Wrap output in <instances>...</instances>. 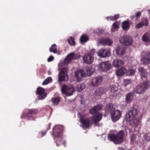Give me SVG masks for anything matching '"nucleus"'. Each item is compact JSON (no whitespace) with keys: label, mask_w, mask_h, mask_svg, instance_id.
Instances as JSON below:
<instances>
[{"label":"nucleus","mask_w":150,"mask_h":150,"mask_svg":"<svg viewBox=\"0 0 150 150\" xmlns=\"http://www.w3.org/2000/svg\"><path fill=\"white\" fill-rule=\"evenodd\" d=\"M68 43L71 46H74L75 45L74 38L72 37H71L68 39Z\"/></svg>","instance_id":"nucleus-34"},{"label":"nucleus","mask_w":150,"mask_h":150,"mask_svg":"<svg viewBox=\"0 0 150 150\" xmlns=\"http://www.w3.org/2000/svg\"><path fill=\"white\" fill-rule=\"evenodd\" d=\"M79 58V57L77 55L75 54V56L74 57V59H78Z\"/></svg>","instance_id":"nucleus-49"},{"label":"nucleus","mask_w":150,"mask_h":150,"mask_svg":"<svg viewBox=\"0 0 150 150\" xmlns=\"http://www.w3.org/2000/svg\"><path fill=\"white\" fill-rule=\"evenodd\" d=\"M142 39L145 42H150V35L148 33H145L143 36Z\"/></svg>","instance_id":"nucleus-32"},{"label":"nucleus","mask_w":150,"mask_h":150,"mask_svg":"<svg viewBox=\"0 0 150 150\" xmlns=\"http://www.w3.org/2000/svg\"><path fill=\"white\" fill-rule=\"evenodd\" d=\"M52 81V78L50 77H48L42 83V84L43 85H47L51 82Z\"/></svg>","instance_id":"nucleus-36"},{"label":"nucleus","mask_w":150,"mask_h":150,"mask_svg":"<svg viewBox=\"0 0 150 150\" xmlns=\"http://www.w3.org/2000/svg\"><path fill=\"white\" fill-rule=\"evenodd\" d=\"M112 27L113 28L117 29L119 28V25L117 21L113 23L112 25Z\"/></svg>","instance_id":"nucleus-41"},{"label":"nucleus","mask_w":150,"mask_h":150,"mask_svg":"<svg viewBox=\"0 0 150 150\" xmlns=\"http://www.w3.org/2000/svg\"><path fill=\"white\" fill-rule=\"evenodd\" d=\"M102 114L101 113H97L91 117L92 120L94 125H96L102 119Z\"/></svg>","instance_id":"nucleus-21"},{"label":"nucleus","mask_w":150,"mask_h":150,"mask_svg":"<svg viewBox=\"0 0 150 150\" xmlns=\"http://www.w3.org/2000/svg\"><path fill=\"white\" fill-rule=\"evenodd\" d=\"M141 15V12H138L136 13L135 15V17L137 18L139 17Z\"/></svg>","instance_id":"nucleus-48"},{"label":"nucleus","mask_w":150,"mask_h":150,"mask_svg":"<svg viewBox=\"0 0 150 150\" xmlns=\"http://www.w3.org/2000/svg\"><path fill=\"white\" fill-rule=\"evenodd\" d=\"M117 150H125V149L122 147H119L117 148Z\"/></svg>","instance_id":"nucleus-50"},{"label":"nucleus","mask_w":150,"mask_h":150,"mask_svg":"<svg viewBox=\"0 0 150 150\" xmlns=\"http://www.w3.org/2000/svg\"><path fill=\"white\" fill-rule=\"evenodd\" d=\"M122 27L123 30H127L130 28L129 23L128 21H125L122 23Z\"/></svg>","instance_id":"nucleus-29"},{"label":"nucleus","mask_w":150,"mask_h":150,"mask_svg":"<svg viewBox=\"0 0 150 150\" xmlns=\"http://www.w3.org/2000/svg\"><path fill=\"white\" fill-rule=\"evenodd\" d=\"M149 81L144 82L137 86L135 90V92L138 94H142L144 93L145 91L148 89L149 85Z\"/></svg>","instance_id":"nucleus-7"},{"label":"nucleus","mask_w":150,"mask_h":150,"mask_svg":"<svg viewBox=\"0 0 150 150\" xmlns=\"http://www.w3.org/2000/svg\"><path fill=\"white\" fill-rule=\"evenodd\" d=\"M135 69H131L129 71V75L130 76H132L135 73Z\"/></svg>","instance_id":"nucleus-44"},{"label":"nucleus","mask_w":150,"mask_h":150,"mask_svg":"<svg viewBox=\"0 0 150 150\" xmlns=\"http://www.w3.org/2000/svg\"><path fill=\"white\" fill-rule=\"evenodd\" d=\"M85 75L84 72L81 69L78 70L75 72V76L78 82L81 81V78L84 77Z\"/></svg>","instance_id":"nucleus-19"},{"label":"nucleus","mask_w":150,"mask_h":150,"mask_svg":"<svg viewBox=\"0 0 150 150\" xmlns=\"http://www.w3.org/2000/svg\"><path fill=\"white\" fill-rule=\"evenodd\" d=\"M145 139L147 141H149L150 140V133L149 132L147 133L144 136Z\"/></svg>","instance_id":"nucleus-40"},{"label":"nucleus","mask_w":150,"mask_h":150,"mask_svg":"<svg viewBox=\"0 0 150 150\" xmlns=\"http://www.w3.org/2000/svg\"><path fill=\"white\" fill-rule=\"evenodd\" d=\"M57 46L55 44L52 45L49 49L50 52L54 53H57Z\"/></svg>","instance_id":"nucleus-33"},{"label":"nucleus","mask_w":150,"mask_h":150,"mask_svg":"<svg viewBox=\"0 0 150 150\" xmlns=\"http://www.w3.org/2000/svg\"><path fill=\"white\" fill-rule=\"evenodd\" d=\"M99 42L103 45H108L109 46L111 45L112 43V40L108 38L101 39L100 40Z\"/></svg>","instance_id":"nucleus-23"},{"label":"nucleus","mask_w":150,"mask_h":150,"mask_svg":"<svg viewBox=\"0 0 150 150\" xmlns=\"http://www.w3.org/2000/svg\"><path fill=\"white\" fill-rule=\"evenodd\" d=\"M60 100V98L58 97L52 98L51 99V101L52 103L55 106L58 105Z\"/></svg>","instance_id":"nucleus-30"},{"label":"nucleus","mask_w":150,"mask_h":150,"mask_svg":"<svg viewBox=\"0 0 150 150\" xmlns=\"http://www.w3.org/2000/svg\"><path fill=\"white\" fill-rule=\"evenodd\" d=\"M110 54V51L108 49L101 48L99 51L97 52L98 56L101 57H108Z\"/></svg>","instance_id":"nucleus-17"},{"label":"nucleus","mask_w":150,"mask_h":150,"mask_svg":"<svg viewBox=\"0 0 150 150\" xmlns=\"http://www.w3.org/2000/svg\"><path fill=\"white\" fill-rule=\"evenodd\" d=\"M144 26L142 22H141L140 23L137 24L136 26V29H139L142 27Z\"/></svg>","instance_id":"nucleus-43"},{"label":"nucleus","mask_w":150,"mask_h":150,"mask_svg":"<svg viewBox=\"0 0 150 150\" xmlns=\"http://www.w3.org/2000/svg\"><path fill=\"white\" fill-rule=\"evenodd\" d=\"M134 93L129 92L127 93L126 95L125 101L126 103H131L134 98Z\"/></svg>","instance_id":"nucleus-22"},{"label":"nucleus","mask_w":150,"mask_h":150,"mask_svg":"<svg viewBox=\"0 0 150 150\" xmlns=\"http://www.w3.org/2000/svg\"><path fill=\"white\" fill-rule=\"evenodd\" d=\"M102 80V77L101 76L93 78L91 80L90 85L93 87H96L100 85Z\"/></svg>","instance_id":"nucleus-12"},{"label":"nucleus","mask_w":150,"mask_h":150,"mask_svg":"<svg viewBox=\"0 0 150 150\" xmlns=\"http://www.w3.org/2000/svg\"><path fill=\"white\" fill-rule=\"evenodd\" d=\"M124 62L120 59H116L113 62V65L115 67H119L123 65Z\"/></svg>","instance_id":"nucleus-24"},{"label":"nucleus","mask_w":150,"mask_h":150,"mask_svg":"<svg viewBox=\"0 0 150 150\" xmlns=\"http://www.w3.org/2000/svg\"><path fill=\"white\" fill-rule=\"evenodd\" d=\"M105 111L106 113H110L111 119L114 122L118 120L121 115V112L119 110H115L112 105L110 104H108L106 106Z\"/></svg>","instance_id":"nucleus-3"},{"label":"nucleus","mask_w":150,"mask_h":150,"mask_svg":"<svg viewBox=\"0 0 150 150\" xmlns=\"http://www.w3.org/2000/svg\"><path fill=\"white\" fill-rule=\"evenodd\" d=\"M141 78L143 81H145L147 79V72L146 70L142 67H139L138 68Z\"/></svg>","instance_id":"nucleus-14"},{"label":"nucleus","mask_w":150,"mask_h":150,"mask_svg":"<svg viewBox=\"0 0 150 150\" xmlns=\"http://www.w3.org/2000/svg\"><path fill=\"white\" fill-rule=\"evenodd\" d=\"M126 49L120 46H118L116 50V52L117 55H123L125 52Z\"/></svg>","instance_id":"nucleus-27"},{"label":"nucleus","mask_w":150,"mask_h":150,"mask_svg":"<svg viewBox=\"0 0 150 150\" xmlns=\"http://www.w3.org/2000/svg\"><path fill=\"white\" fill-rule=\"evenodd\" d=\"M120 41L125 45L128 46L132 44L133 40L131 36L125 35L120 38Z\"/></svg>","instance_id":"nucleus-10"},{"label":"nucleus","mask_w":150,"mask_h":150,"mask_svg":"<svg viewBox=\"0 0 150 150\" xmlns=\"http://www.w3.org/2000/svg\"><path fill=\"white\" fill-rule=\"evenodd\" d=\"M68 67H64L60 71L58 75V82L60 84L63 81L68 79Z\"/></svg>","instance_id":"nucleus-6"},{"label":"nucleus","mask_w":150,"mask_h":150,"mask_svg":"<svg viewBox=\"0 0 150 150\" xmlns=\"http://www.w3.org/2000/svg\"><path fill=\"white\" fill-rule=\"evenodd\" d=\"M106 18L108 21H109V17H107Z\"/></svg>","instance_id":"nucleus-52"},{"label":"nucleus","mask_w":150,"mask_h":150,"mask_svg":"<svg viewBox=\"0 0 150 150\" xmlns=\"http://www.w3.org/2000/svg\"><path fill=\"white\" fill-rule=\"evenodd\" d=\"M139 111L137 108H131L126 113V118L127 121H131L130 124L133 127L136 128L141 122V119L138 118Z\"/></svg>","instance_id":"nucleus-1"},{"label":"nucleus","mask_w":150,"mask_h":150,"mask_svg":"<svg viewBox=\"0 0 150 150\" xmlns=\"http://www.w3.org/2000/svg\"><path fill=\"white\" fill-rule=\"evenodd\" d=\"M136 135L134 134H132L130 137V140H131V142L133 143L135 140L136 138Z\"/></svg>","instance_id":"nucleus-42"},{"label":"nucleus","mask_w":150,"mask_h":150,"mask_svg":"<svg viewBox=\"0 0 150 150\" xmlns=\"http://www.w3.org/2000/svg\"><path fill=\"white\" fill-rule=\"evenodd\" d=\"M141 61L143 64L145 65L149 64L150 63V50L146 51L141 59Z\"/></svg>","instance_id":"nucleus-15"},{"label":"nucleus","mask_w":150,"mask_h":150,"mask_svg":"<svg viewBox=\"0 0 150 150\" xmlns=\"http://www.w3.org/2000/svg\"><path fill=\"white\" fill-rule=\"evenodd\" d=\"M45 89L42 87H39L37 89L36 93L39 95L38 98L39 100H43L47 96V94L45 92Z\"/></svg>","instance_id":"nucleus-13"},{"label":"nucleus","mask_w":150,"mask_h":150,"mask_svg":"<svg viewBox=\"0 0 150 150\" xmlns=\"http://www.w3.org/2000/svg\"><path fill=\"white\" fill-rule=\"evenodd\" d=\"M124 135V131L121 130L119 131L116 135L115 134H109L108 139L113 142L115 144H119L123 141Z\"/></svg>","instance_id":"nucleus-4"},{"label":"nucleus","mask_w":150,"mask_h":150,"mask_svg":"<svg viewBox=\"0 0 150 150\" xmlns=\"http://www.w3.org/2000/svg\"><path fill=\"white\" fill-rule=\"evenodd\" d=\"M88 39V37L84 35H83L80 38V41L81 42H86Z\"/></svg>","instance_id":"nucleus-39"},{"label":"nucleus","mask_w":150,"mask_h":150,"mask_svg":"<svg viewBox=\"0 0 150 150\" xmlns=\"http://www.w3.org/2000/svg\"><path fill=\"white\" fill-rule=\"evenodd\" d=\"M38 112L37 109H28L23 112L21 117V118L27 117L29 120H34L35 118V115L38 113Z\"/></svg>","instance_id":"nucleus-5"},{"label":"nucleus","mask_w":150,"mask_h":150,"mask_svg":"<svg viewBox=\"0 0 150 150\" xmlns=\"http://www.w3.org/2000/svg\"><path fill=\"white\" fill-rule=\"evenodd\" d=\"M127 72V70L124 67H121L116 71V75L118 76H121Z\"/></svg>","instance_id":"nucleus-25"},{"label":"nucleus","mask_w":150,"mask_h":150,"mask_svg":"<svg viewBox=\"0 0 150 150\" xmlns=\"http://www.w3.org/2000/svg\"><path fill=\"white\" fill-rule=\"evenodd\" d=\"M106 89L105 87H101L97 88L95 90L94 94L97 96H101L106 92Z\"/></svg>","instance_id":"nucleus-18"},{"label":"nucleus","mask_w":150,"mask_h":150,"mask_svg":"<svg viewBox=\"0 0 150 150\" xmlns=\"http://www.w3.org/2000/svg\"><path fill=\"white\" fill-rule=\"evenodd\" d=\"M83 62L86 64H91L93 61V58L90 53L85 54L83 57Z\"/></svg>","instance_id":"nucleus-16"},{"label":"nucleus","mask_w":150,"mask_h":150,"mask_svg":"<svg viewBox=\"0 0 150 150\" xmlns=\"http://www.w3.org/2000/svg\"><path fill=\"white\" fill-rule=\"evenodd\" d=\"M144 26H146L148 25V21L147 18H143L142 19L141 21Z\"/></svg>","instance_id":"nucleus-37"},{"label":"nucleus","mask_w":150,"mask_h":150,"mask_svg":"<svg viewBox=\"0 0 150 150\" xmlns=\"http://www.w3.org/2000/svg\"><path fill=\"white\" fill-rule=\"evenodd\" d=\"M54 59V57L52 56H51L47 59V61L48 62H50L52 61Z\"/></svg>","instance_id":"nucleus-47"},{"label":"nucleus","mask_w":150,"mask_h":150,"mask_svg":"<svg viewBox=\"0 0 150 150\" xmlns=\"http://www.w3.org/2000/svg\"><path fill=\"white\" fill-rule=\"evenodd\" d=\"M99 67L101 71L105 72L111 69L112 65L109 61H105L100 63L99 65Z\"/></svg>","instance_id":"nucleus-11"},{"label":"nucleus","mask_w":150,"mask_h":150,"mask_svg":"<svg viewBox=\"0 0 150 150\" xmlns=\"http://www.w3.org/2000/svg\"><path fill=\"white\" fill-rule=\"evenodd\" d=\"M131 80L130 79H127L125 80L124 84L125 85H127L131 83Z\"/></svg>","instance_id":"nucleus-45"},{"label":"nucleus","mask_w":150,"mask_h":150,"mask_svg":"<svg viewBox=\"0 0 150 150\" xmlns=\"http://www.w3.org/2000/svg\"><path fill=\"white\" fill-rule=\"evenodd\" d=\"M85 88V86L83 84H78L76 86L77 91L80 92L82 91Z\"/></svg>","instance_id":"nucleus-35"},{"label":"nucleus","mask_w":150,"mask_h":150,"mask_svg":"<svg viewBox=\"0 0 150 150\" xmlns=\"http://www.w3.org/2000/svg\"><path fill=\"white\" fill-rule=\"evenodd\" d=\"M63 128L61 126H55L53 129L52 135L57 146H59L62 144L66 146V142L62 139V132Z\"/></svg>","instance_id":"nucleus-2"},{"label":"nucleus","mask_w":150,"mask_h":150,"mask_svg":"<svg viewBox=\"0 0 150 150\" xmlns=\"http://www.w3.org/2000/svg\"><path fill=\"white\" fill-rule=\"evenodd\" d=\"M119 17V15L118 14H115L113 16L110 17V19L111 21H114L117 20Z\"/></svg>","instance_id":"nucleus-38"},{"label":"nucleus","mask_w":150,"mask_h":150,"mask_svg":"<svg viewBox=\"0 0 150 150\" xmlns=\"http://www.w3.org/2000/svg\"><path fill=\"white\" fill-rule=\"evenodd\" d=\"M86 70L88 75L92 74L94 71V69L91 66H87L86 67Z\"/></svg>","instance_id":"nucleus-31"},{"label":"nucleus","mask_w":150,"mask_h":150,"mask_svg":"<svg viewBox=\"0 0 150 150\" xmlns=\"http://www.w3.org/2000/svg\"><path fill=\"white\" fill-rule=\"evenodd\" d=\"M117 90L116 88L112 87L111 88L110 92L112 93H115L117 91Z\"/></svg>","instance_id":"nucleus-46"},{"label":"nucleus","mask_w":150,"mask_h":150,"mask_svg":"<svg viewBox=\"0 0 150 150\" xmlns=\"http://www.w3.org/2000/svg\"><path fill=\"white\" fill-rule=\"evenodd\" d=\"M135 17V16H131V17H130V18L131 19H132L134 18L135 17Z\"/></svg>","instance_id":"nucleus-51"},{"label":"nucleus","mask_w":150,"mask_h":150,"mask_svg":"<svg viewBox=\"0 0 150 150\" xmlns=\"http://www.w3.org/2000/svg\"><path fill=\"white\" fill-rule=\"evenodd\" d=\"M85 115H81L79 116L80 122L82 124V127L84 129L89 128L91 123V120L89 118L85 119Z\"/></svg>","instance_id":"nucleus-8"},{"label":"nucleus","mask_w":150,"mask_h":150,"mask_svg":"<svg viewBox=\"0 0 150 150\" xmlns=\"http://www.w3.org/2000/svg\"><path fill=\"white\" fill-rule=\"evenodd\" d=\"M61 90L62 93L67 96L72 95L75 91L74 88L73 86H67L66 85L63 86Z\"/></svg>","instance_id":"nucleus-9"},{"label":"nucleus","mask_w":150,"mask_h":150,"mask_svg":"<svg viewBox=\"0 0 150 150\" xmlns=\"http://www.w3.org/2000/svg\"><path fill=\"white\" fill-rule=\"evenodd\" d=\"M103 106V105L101 104L97 105L89 110L90 113L93 115L96 114L98 112L102 109Z\"/></svg>","instance_id":"nucleus-20"},{"label":"nucleus","mask_w":150,"mask_h":150,"mask_svg":"<svg viewBox=\"0 0 150 150\" xmlns=\"http://www.w3.org/2000/svg\"><path fill=\"white\" fill-rule=\"evenodd\" d=\"M51 124L49 123L46 127V130L44 131H41L39 132L38 136L39 137H42L44 136L46 134L47 131L50 128Z\"/></svg>","instance_id":"nucleus-28"},{"label":"nucleus","mask_w":150,"mask_h":150,"mask_svg":"<svg viewBox=\"0 0 150 150\" xmlns=\"http://www.w3.org/2000/svg\"><path fill=\"white\" fill-rule=\"evenodd\" d=\"M75 54L73 53L69 54L65 58V63L66 64H68L70 62L74 57Z\"/></svg>","instance_id":"nucleus-26"}]
</instances>
